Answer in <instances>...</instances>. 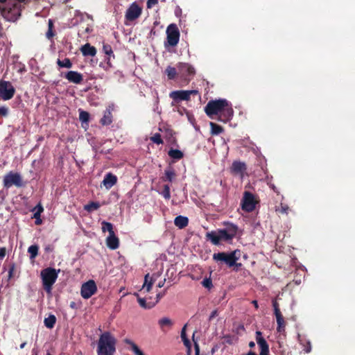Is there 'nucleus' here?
Wrapping results in <instances>:
<instances>
[{
	"label": "nucleus",
	"mask_w": 355,
	"mask_h": 355,
	"mask_svg": "<svg viewBox=\"0 0 355 355\" xmlns=\"http://www.w3.org/2000/svg\"><path fill=\"white\" fill-rule=\"evenodd\" d=\"M39 247L37 245H32L28 248V252L30 254L31 259H35L38 255Z\"/></svg>",
	"instance_id": "nucleus-37"
},
{
	"label": "nucleus",
	"mask_w": 355,
	"mask_h": 355,
	"mask_svg": "<svg viewBox=\"0 0 355 355\" xmlns=\"http://www.w3.org/2000/svg\"><path fill=\"white\" fill-rule=\"evenodd\" d=\"M103 51L105 54L108 55L110 58V56H112L114 58V55L113 53L112 48V46L108 44H104L103 46Z\"/></svg>",
	"instance_id": "nucleus-39"
},
{
	"label": "nucleus",
	"mask_w": 355,
	"mask_h": 355,
	"mask_svg": "<svg viewBox=\"0 0 355 355\" xmlns=\"http://www.w3.org/2000/svg\"><path fill=\"white\" fill-rule=\"evenodd\" d=\"M15 269V264L14 263H12V264H10L9 270H8V278L9 279L12 277Z\"/></svg>",
	"instance_id": "nucleus-47"
},
{
	"label": "nucleus",
	"mask_w": 355,
	"mask_h": 355,
	"mask_svg": "<svg viewBox=\"0 0 355 355\" xmlns=\"http://www.w3.org/2000/svg\"><path fill=\"white\" fill-rule=\"evenodd\" d=\"M186 329H187V324H185L181 331V338L182 340L185 339V338H187V334H186Z\"/></svg>",
	"instance_id": "nucleus-51"
},
{
	"label": "nucleus",
	"mask_w": 355,
	"mask_h": 355,
	"mask_svg": "<svg viewBox=\"0 0 355 355\" xmlns=\"http://www.w3.org/2000/svg\"><path fill=\"white\" fill-rule=\"evenodd\" d=\"M17 3L13 4L8 3L6 6L1 7V14L3 17L9 21H15L21 16L22 6L20 3H23L26 4L29 0H17Z\"/></svg>",
	"instance_id": "nucleus-4"
},
{
	"label": "nucleus",
	"mask_w": 355,
	"mask_h": 355,
	"mask_svg": "<svg viewBox=\"0 0 355 355\" xmlns=\"http://www.w3.org/2000/svg\"><path fill=\"white\" fill-rule=\"evenodd\" d=\"M255 346V343L253 341L249 343V347L252 348Z\"/></svg>",
	"instance_id": "nucleus-61"
},
{
	"label": "nucleus",
	"mask_w": 355,
	"mask_h": 355,
	"mask_svg": "<svg viewBox=\"0 0 355 355\" xmlns=\"http://www.w3.org/2000/svg\"><path fill=\"white\" fill-rule=\"evenodd\" d=\"M117 340L110 331L102 333L97 342V355H114Z\"/></svg>",
	"instance_id": "nucleus-3"
},
{
	"label": "nucleus",
	"mask_w": 355,
	"mask_h": 355,
	"mask_svg": "<svg viewBox=\"0 0 355 355\" xmlns=\"http://www.w3.org/2000/svg\"><path fill=\"white\" fill-rule=\"evenodd\" d=\"M26 345V342H24L20 345V349H24Z\"/></svg>",
	"instance_id": "nucleus-62"
},
{
	"label": "nucleus",
	"mask_w": 355,
	"mask_h": 355,
	"mask_svg": "<svg viewBox=\"0 0 355 355\" xmlns=\"http://www.w3.org/2000/svg\"><path fill=\"white\" fill-rule=\"evenodd\" d=\"M158 324L161 329H163L164 327H171L173 322L170 318L165 317L158 320Z\"/></svg>",
	"instance_id": "nucleus-31"
},
{
	"label": "nucleus",
	"mask_w": 355,
	"mask_h": 355,
	"mask_svg": "<svg viewBox=\"0 0 355 355\" xmlns=\"http://www.w3.org/2000/svg\"><path fill=\"white\" fill-rule=\"evenodd\" d=\"M158 3L157 0H148L147 1V8H151L153 6Z\"/></svg>",
	"instance_id": "nucleus-48"
},
{
	"label": "nucleus",
	"mask_w": 355,
	"mask_h": 355,
	"mask_svg": "<svg viewBox=\"0 0 355 355\" xmlns=\"http://www.w3.org/2000/svg\"><path fill=\"white\" fill-rule=\"evenodd\" d=\"M101 207L98 202L91 201L84 206V209L87 212H92L97 210Z\"/></svg>",
	"instance_id": "nucleus-27"
},
{
	"label": "nucleus",
	"mask_w": 355,
	"mask_h": 355,
	"mask_svg": "<svg viewBox=\"0 0 355 355\" xmlns=\"http://www.w3.org/2000/svg\"><path fill=\"white\" fill-rule=\"evenodd\" d=\"M272 306L274 308L275 315L282 314L281 311L279 309V304L277 302V300H272Z\"/></svg>",
	"instance_id": "nucleus-44"
},
{
	"label": "nucleus",
	"mask_w": 355,
	"mask_h": 355,
	"mask_svg": "<svg viewBox=\"0 0 355 355\" xmlns=\"http://www.w3.org/2000/svg\"><path fill=\"white\" fill-rule=\"evenodd\" d=\"M106 245L111 250H116L119 247V239L115 233L108 235L106 239Z\"/></svg>",
	"instance_id": "nucleus-18"
},
{
	"label": "nucleus",
	"mask_w": 355,
	"mask_h": 355,
	"mask_svg": "<svg viewBox=\"0 0 355 355\" xmlns=\"http://www.w3.org/2000/svg\"><path fill=\"white\" fill-rule=\"evenodd\" d=\"M8 115V108L6 106L0 107V116H7Z\"/></svg>",
	"instance_id": "nucleus-45"
},
{
	"label": "nucleus",
	"mask_w": 355,
	"mask_h": 355,
	"mask_svg": "<svg viewBox=\"0 0 355 355\" xmlns=\"http://www.w3.org/2000/svg\"><path fill=\"white\" fill-rule=\"evenodd\" d=\"M79 119L83 123L88 122L89 120V114L86 111L81 110L79 114Z\"/></svg>",
	"instance_id": "nucleus-40"
},
{
	"label": "nucleus",
	"mask_w": 355,
	"mask_h": 355,
	"mask_svg": "<svg viewBox=\"0 0 355 355\" xmlns=\"http://www.w3.org/2000/svg\"><path fill=\"white\" fill-rule=\"evenodd\" d=\"M53 21L50 19L48 21V31L46 33V37L49 40L55 36V31H53Z\"/></svg>",
	"instance_id": "nucleus-32"
},
{
	"label": "nucleus",
	"mask_w": 355,
	"mask_h": 355,
	"mask_svg": "<svg viewBox=\"0 0 355 355\" xmlns=\"http://www.w3.org/2000/svg\"><path fill=\"white\" fill-rule=\"evenodd\" d=\"M176 177V173L174 168L171 166H168L164 170V175L161 178L163 182H173Z\"/></svg>",
	"instance_id": "nucleus-21"
},
{
	"label": "nucleus",
	"mask_w": 355,
	"mask_h": 355,
	"mask_svg": "<svg viewBox=\"0 0 355 355\" xmlns=\"http://www.w3.org/2000/svg\"><path fill=\"white\" fill-rule=\"evenodd\" d=\"M40 216H41V214H40V213L35 211V212L34 213L33 218H35V219H36V218H40Z\"/></svg>",
	"instance_id": "nucleus-58"
},
{
	"label": "nucleus",
	"mask_w": 355,
	"mask_h": 355,
	"mask_svg": "<svg viewBox=\"0 0 355 355\" xmlns=\"http://www.w3.org/2000/svg\"><path fill=\"white\" fill-rule=\"evenodd\" d=\"M174 224L180 229L186 227L189 224V219L186 216H178L175 218Z\"/></svg>",
	"instance_id": "nucleus-22"
},
{
	"label": "nucleus",
	"mask_w": 355,
	"mask_h": 355,
	"mask_svg": "<svg viewBox=\"0 0 355 355\" xmlns=\"http://www.w3.org/2000/svg\"><path fill=\"white\" fill-rule=\"evenodd\" d=\"M97 291V286L92 279L84 283L80 289V295L84 299H89Z\"/></svg>",
	"instance_id": "nucleus-13"
},
{
	"label": "nucleus",
	"mask_w": 355,
	"mask_h": 355,
	"mask_svg": "<svg viewBox=\"0 0 355 355\" xmlns=\"http://www.w3.org/2000/svg\"><path fill=\"white\" fill-rule=\"evenodd\" d=\"M198 92L192 90H175L169 94V97L175 102L179 103L182 101H189L191 95L197 94Z\"/></svg>",
	"instance_id": "nucleus-11"
},
{
	"label": "nucleus",
	"mask_w": 355,
	"mask_h": 355,
	"mask_svg": "<svg viewBox=\"0 0 355 355\" xmlns=\"http://www.w3.org/2000/svg\"><path fill=\"white\" fill-rule=\"evenodd\" d=\"M256 341L260 348L259 355H269V345L259 331H256Z\"/></svg>",
	"instance_id": "nucleus-14"
},
{
	"label": "nucleus",
	"mask_w": 355,
	"mask_h": 355,
	"mask_svg": "<svg viewBox=\"0 0 355 355\" xmlns=\"http://www.w3.org/2000/svg\"><path fill=\"white\" fill-rule=\"evenodd\" d=\"M160 194L166 199L169 200L171 198V191L170 187L168 184H164L163 187V190L160 193Z\"/></svg>",
	"instance_id": "nucleus-38"
},
{
	"label": "nucleus",
	"mask_w": 355,
	"mask_h": 355,
	"mask_svg": "<svg viewBox=\"0 0 355 355\" xmlns=\"http://www.w3.org/2000/svg\"><path fill=\"white\" fill-rule=\"evenodd\" d=\"M34 210H36L37 212L42 213L44 211V208L41 204H38L35 208Z\"/></svg>",
	"instance_id": "nucleus-52"
},
{
	"label": "nucleus",
	"mask_w": 355,
	"mask_h": 355,
	"mask_svg": "<svg viewBox=\"0 0 355 355\" xmlns=\"http://www.w3.org/2000/svg\"><path fill=\"white\" fill-rule=\"evenodd\" d=\"M142 13V8L136 2L130 4L127 9L125 15V19L128 21H133L138 19Z\"/></svg>",
	"instance_id": "nucleus-12"
},
{
	"label": "nucleus",
	"mask_w": 355,
	"mask_h": 355,
	"mask_svg": "<svg viewBox=\"0 0 355 355\" xmlns=\"http://www.w3.org/2000/svg\"><path fill=\"white\" fill-rule=\"evenodd\" d=\"M100 122L103 125H108L112 123V114L110 110H107L105 112L103 118L101 119Z\"/></svg>",
	"instance_id": "nucleus-25"
},
{
	"label": "nucleus",
	"mask_w": 355,
	"mask_h": 355,
	"mask_svg": "<svg viewBox=\"0 0 355 355\" xmlns=\"http://www.w3.org/2000/svg\"><path fill=\"white\" fill-rule=\"evenodd\" d=\"M225 227L206 233L205 237L213 245H218L222 241L231 243L238 232V226L232 223H225Z\"/></svg>",
	"instance_id": "nucleus-2"
},
{
	"label": "nucleus",
	"mask_w": 355,
	"mask_h": 355,
	"mask_svg": "<svg viewBox=\"0 0 355 355\" xmlns=\"http://www.w3.org/2000/svg\"><path fill=\"white\" fill-rule=\"evenodd\" d=\"M52 250H53V248H52L50 245L46 246V247L45 248V251H46V252L52 251Z\"/></svg>",
	"instance_id": "nucleus-60"
},
{
	"label": "nucleus",
	"mask_w": 355,
	"mask_h": 355,
	"mask_svg": "<svg viewBox=\"0 0 355 355\" xmlns=\"http://www.w3.org/2000/svg\"><path fill=\"white\" fill-rule=\"evenodd\" d=\"M165 73L168 80H174L177 75V70L175 67L168 66L165 70Z\"/></svg>",
	"instance_id": "nucleus-33"
},
{
	"label": "nucleus",
	"mask_w": 355,
	"mask_h": 355,
	"mask_svg": "<svg viewBox=\"0 0 355 355\" xmlns=\"http://www.w3.org/2000/svg\"><path fill=\"white\" fill-rule=\"evenodd\" d=\"M234 266H235L236 268V270L237 271L238 269L242 266V263H237V261H236V263L234 264Z\"/></svg>",
	"instance_id": "nucleus-57"
},
{
	"label": "nucleus",
	"mask_w": 355,
	"mask_h": 355,
	"mask_svg": "<svg viewBox=\"0 0 355 355\" xmlns=\"http://www.w3.org/2000/svg\"><path fill=\"white\" fill-rule=\"evenodd\" d=\"M101 225H102V227H101L102 231L103 232H105L106 231H107L109 232V234L114 233V230H113V225L111 223L103 221L101 223Z\"/></svg>",
	"instance_id": "nucleus-36"
},
{
	"label": "nucleus",
	"mask_w": 355,
	"mask_h": 355,
	"mask_svg": "<svg viewBox=\"0 0 355 355\" xmlns=\"http://www.w3.org/2000/svg\"><path fill=\"white\" fill-rule=\"evenodd\" d=\"M240 250H236L230 253L225 252L214 253L213 259L216 262L225 263L228 267L231 268L234 266L236 261L239 259Z\"/></svg>",
	"instance_id": "nucleus-6"
},
{
	"label": "nucleus",
	"mask_w": 355,
	"mask_h": 355,
	"mask_svg": "<svg viewBox=\"0 0 355 355\" xmlns=\"http://www.w3.org/2000/svg\"><path fill=\"white\" fill-rule=\"evenodd\" d=\"M246 164L244 162L240 161H234L230 168L231 173L235 175L243 176L245 171H246Z\"/></svg>",
	"instance_id": "nucleus-15"
},
{
	"label": "nucleus",
	"mask_w": 355,
	"mask_h": 355,
	"mask_svg": "<svg viewBox=\"0 0 355 355\" xmlns=\"http://www.w3.org/2000/svg\"><path fill=\"white\" fill-rule=\"evenodd\" d=\"M168 155L171 158H173L176 160L181 159L184 157V153L181 150L173 148H171L168 150Z\"/></svg>",
	"instance_id": "nucleus-26"
},
{
	"label": "nucleus",
	"mask_w": 355,
	"mask_h": 355,
	"mask_svg": "<svg viewBox=\"0 0 355 355\" xmlns=\"http://www.w3.org/2000/svg\"><path fill=\"white\" fill-rule=\"evenodd\" d=\"M277 327V331L279 333H282L285 331V327H286V322L284 320V318L282 315V314H279L277 315H275Z\"/></svg>",
	"instance_id": "nucleus-24"
},
{
	"label": "nucleus",
	"mask_w": 355,
	"mask_h": 355,
	"mask_svg": "<svg viewBox=\"0 0 355 355\" xmlns=\"http://www.w3.org/2000/svg\"><path fill=\"white\" fill-rule=\"evenodd\" d=\"M106 60V64H103V63H100V67H103L104 69V70L105 71H109L112 67V64L111 63V61H110V58L108 57L105 59Z\"/></svg>",
	"instance_id": "nucleus-42"
},
{
	"label": "nucleus",
	"mask_w": 355,
	"mask_h": 355,
	"mask_svg": "<svg viewBox=\"0 0 355 355\" xmlns=\"http://www.w3.org/2000/svg\"><path fill=\"white\" fill-rule=\"evenodd\" d=\"M64 77L69 82L74 84H80L83 80V76L80 73L75 71H68Z\"/></svg>",
	"instance_id": "nucleus-17"
},
{
	"label": "nucleus",
	"mask_w": 355,
	"mask_h": 355,
	"mask_svg": "<svg viewBox=\"0 0 355 355\" xmlns=\"http://www.w3.org/2000/svg\"><path fill=\"white\" fill-rule=\"evenodd\" d=\"M255 196L250 191H245L241 200V208L247 212H252L255 209L256 205L258 203Z\"/></svg>",
	"instance_id": "nucleus-8"
},
{
	"label": "nucleus",
	"mask_w": 355,
	"mask_h": 355,
	"mask_svg": "<svg viewBox=\"0 0 355 355\" xmlns=\"http://www.w3.org/2000/svg\"><path fill=\"white\" fill-rule=\"evenodd\" d=\"M217 315H218V311H217V310H214V311L211 313V314H210V315H209V320H211L212 319H214V318L216 316H217Z\"/></svg>",
	"instance_id": "nucleus-53"
},
{
	"label": "nucleus",
	"mask_w": 355,
	"mask_h": 355,
	"mask_svg": "<svg viewBox=\"0 0 355 355\" xmlns=\"http://www.w3.org/2000/svg\"><path fill=\"white\" fill-rule=\"evenodd\" d=\"M6 254V248L5 247L0 248V259L2 260Z\"/></svg>",
	"instance_id": "nucleus-50"
},
{
	"label": "nucleus",
	"mask_w": 355,
	"mask_h": 355,
	"mask_svg": "<svg viewBox=\"0 0 355 355\" xmlns=\"http://www.w3.org/2000/svg\"><path fill=\"white\" fill-rule=\"evenodd\" d=\"M166 42L168 46H176L180 40V31L175 24H171L166 28Z\"/></svg>",
	"instance_id": "nucleus-9"
},
{
	"label": "nucleus",
	"mask_w": 355,
	"mask_h": 355,
	"mask_svg": "<svg viewBox=\"0 0 355 355\" xmlns=\"http://www.w3.org/2000/svg\"><path fill=\"white\" fill-rule=\"evenodd\" d=\"M246 355H257V354L252 351H250Z\"/></svg>",
	"instance_id": "nucleus-63"
},
{
	"label": "nucleus",
	"mask_w": 355,
	"mask_h": 355,
	"mask_svg": "<svg viewBox=\"0 0 355 355\" xmlns=\"http://www.w3.org/2000/svg\"><path fill=\"white\" fill-rule=\"evenodd\" d=\"M179 72L183 76H193L196 73V70L193 66L188 63L180 62L178 65Z\"/></svg>",
	"instance_id": "nucleus-16"
},
{
	"label": "nucleus",
	"mask_w": 355,
	"mask_h": 355,
	"mask_svg": "<svg viewBox=\"0 0 355 355\" xmlns=\"http://www.w3.org/2000/svg\"><path fill=\"white\" fill-rule=\"evenodd\" d=\"M150 140L156 144H162L163 140L161 138L159 133H155L153 137H150Z\"/></svg>",
	"instance_id": "nucleus-41"
},
{
	"label": "nucleus",
	"mask_w": 355,
	"mask_h": 355,
	"mask_svg": "<svg viewBox=\"0 0 355 355\" xmlns=\"http://www.w3.org/2000/svg\"><path fill=\"white\" fill-rule=\"evenodd\" d=\"M137 296V302L141 307L145 309H150L154 307L156 305V302H153V301L146 302L145 298L140 297L138 294H136Z\"/></svg>",
	"instance_id": "nucleus-23"
},
{
	"label": "nucleus",
	"mask_w": 355,
	"mask_h": 355,
	"mask_svg": "<svg viewBox=\"0 0 355 355\" xmlns=\"http://www.w3.org/2000/svg\"><path fill=\"white\" fill-rule=\"evenodd\" d=\"M125 343L131 346L132 350L134 352L135 355H144L143 352L138 347V346L130 340H125Z\"/></svg>",
	"instance_id": "nucleus-34"
},
{
	"label": "nucleus",
	"mask_w": 355,
	"mask_h": 355,
	"mask_svg": "<svg viewBox=\"0 0 355 355\" xmlns=\"http://www.w3.org/2000/svg\"><path fill=\"white\" fill-rule=\"evenodd\" d=\"M60 271V269L57 270L51 267H48L41 271L43 288L47 293H51L53 285L56 282Z\"/></svg>",
	"instance_id": "nucleus-5"
},
{
	"label": "nucleus",
	"mask_w": 355,
	"mask_h": 355,
	"mask_svg": "<svg viewBox=\"0 0 355 355\" xmlns=\"http://www.w3.org/2000/svg\"><path fill=\"white\" fill-rule=\"evenodd\" d=\"M35 225H41V224H42V220L41 218H36V219H35Z\"/></svg>",
	"instance_id": "nucleus-56"
},
{
	"label": "nucleus",
	"mask_w": 355,
	"mask_h": 355,
	"mask_svg": "<svg viewBox=\"0 0 355 355\" xmlns=\"http://www.w3.org/2000/svg\"><path fill=\"white\" fill-rule=\"evenodd\" d=\"M210 126H211V133L213 135H218L221 134L224 130L222 126H220L214 122H210Z\"/></svg>",
	"instance_id": "nucleus-29"
},
{
	"label": "nucleus",
	"mask_w": 355,
	"mask_h": 355,
	"mask_svg": "<svg viewBox=\"0 0 355 355\" xmlns=\"http://www.w3.org/2000/svg\"><path fill=\"white\" fill-rule=\"evenodd\" d=\"M153 284V280L150 277L149 274H147L144 278V283L143 285V289L146 290V292H149Z\"/></svg>",
	"instance_id": "nucleus-30"
},
{
	"label": "nucleus",
	"mask_w": 355,
	"mask_h": 355,
	"mask_svg": "<svg viewBox=\"0 0 355 355\" xmlns=\"http://www.w3.org/2000/svg\"><path fill=\"white\" fill-rule=\"evenodd\" d=\"M182 341H183L184 346L188 349V352H189L191 351V342H190L189 339L188 338H185V339H183Z\"/></svg>",
	"instance_id": "nucleus-46"
},
{
	"label": "nucleus",
	"mask_w": 355,
	"mask_h": 355,
	"mask_svg": "<svg viewBox=\"0 0 355 355\" xmlns=\"http://www.w3.org/2000/svg\"><path fill=\"white\" fill-rule=\"evenodd\" d=\"M15 93V89L10 82L4 80H0V97L8 101L11 99Z\"/></svg>",
	"instance_id": "nucleus-10"
},
{
	"label": "nucleus",
	"mask_w": 355,
	"mask_h": 355,
	"mask_svg": "<svg viewBox=\"0 0 355 355\" xmlns=\"http://www.w3.org/2000/svg\"><path fill=\"white\" fill-rule=\"evenodd\" d=\"M91 31H92V29H91L90 28H89V27L86 28V29H85V32H87V33H89V32H91Z\"/></svg>",
	"instance_id": "nucleus-64"
},
{
	"label": "nucleus",
	"mask_w": 355,
	"mask_h": 355,
	"mask_svg": "<svg viewBox=\"0 0 355 355\" xmlns=\"http://www.w3.org/2000/svg\"><path fill=\"white\" fill-rule=\"evenodd\" d=\"M205 112L209 116L218 115V119L224 123L231 119L234 114L232 105L226 99L210 101L205 107Z\"/></svg>",
	"instance_id": "nucleus-1"
},
{
	"label": "nucleus",
	"mask_w": 355,
	"mask_h": 355,
	"mask_svg": "<svg viewBox=\"0 0 355 355\" xmlns=\"http://www.w3.org/2000/svg\"><path fill=\"white\" fill-rule=\"evenodd\" d=\"M56 322V318L54 315H50L48 318H46L44 320V323L46 327L52 329L54 327Z\"/></svg>",
	"instance_id": "nucleus-28"
},
{
	"label": "nucleus",
	"mask_w": 355,
	"mask_h": 355,
	"mask_svg": "<svg viewBox=\"0 0 355 355\" xmlns=\"http://www.w3.org/2000/svg\"><path fill=\"white\" fill-rule=\"evenodd\" d=\"M311 343L309 341L307 342V346L306 347V349H304L306 352L309 353L311 352Z\"/></svg>",
	"instance_id": "nucleus-54"
},
{
	"label": "nucleus",
	"mask_w": 355,
	"mask_h": 355,
	"mask_svg": "<svg viewBox=\"0 0 355 355\" xmlns=\"http://www.w3.org/2000/svg\"><path fill=\"white\" fill-rule=\"evenodd\" d=\"M252 303L254 304V307H255L256 309H258V308H259L258 302H257V300H253V301L252 302Z\"/></svg>",
	"instance_id": "nucleus-59"
},
{
	"label": "nucleus",
	"mask_w": 355,
	"mask_h": 355,
	"mask_svg": "<svg viewBox=\"0 0 355 355\" xmlns=\"http://www.w3.org/2000/svg\"><path fill=\"white\" fill-rule=\"evenodd\" d=\"M117 182V178L116 175L111 173L105 175L103 184L107 189H111Z\"/></svg>",
	"instance_id": "nucleus-19"
},
{
	"label": "nucleus",
	"mask_w": 355,
	"mask_h": 355,
	"mask_svg": "<svg viewBox=\"0 0 355 355\" xmlns=\"http://www.w3.org/2000/svg\"><path fill=\"white\" fill-rule=\"evenodd\" d=\"M202 285L205 288L210 289L213 286L212 281L210 278H205L202 280Z\"/></svg>",
	"instance_id": "nucleus-43"
},
{
	"label": "nucleus",
	"mask_w": 355,
	"mask_h": 355,
	"mask_svg": "<svg viewBox=\"0 0 355 355\" xmlns=\"http://www.w3.org/2000/svg\"><path fill=\"white\" fill-rule=\"evenodd\" d=\"M165 281H166V279H164V280H162V281H160V282L158 283V284H157V287H158V288H162V287H163V286H164V285Z\"/></svg>",
	"instance_id": "nucleus-55"
},
{
	"label": "nucleus",
	"mask_w": 355,
	"mask_h": 355,
	"mask_svg": "<svg viewBox=\"0 0 355 355\" xmlns=\"http://www.w3.org/2000/svg\"><path fill=\"white\" fill-rule=\"evenodd\" d=\"M166 294V291H164L163 292L158 293L156 295V300L153 302H156V304L159 301L161 298H162Z\"/></svg>",
	"instance_id": "nucleus-49"
},
{
	"label": "nucleus",
	"mask_w": 355,
	"mask_h": 355,
	"mask_svg": "<svg viewBox=\"0 0 355 355\" xmlns=\"http://www.w3.org/2000/svg\"><path fill=\"white\" fill-rule=\"evenodd\" d=\"M57 64L60 67H64L67 69H70L72 67V62H71L69 58H64L63 60H60L58 59Z\"/></svg>",
	"instance_id": "nucleus-35"
},
{
	"label": "nucleus",
	"mask_w": 355,
	"mask_h": 355,
	"mask_svg": "<svg viewBox=\"0 0 355 355\" xmlns=\"http://www.w3.org/2000/svg\"><path fill=\"white\" fill-rule=\"evenodd\" d=\"M80 51L84 56L91 57L95 56L97 52L96 49L94 46L90 45V44L89 43H87L82 46V47L80 48Z\"/></svg>",
	"instance_id": "nucleus-20"
},
{
	"label": "nucleus",
	"mask_w": 355,
	"mask_h": 355,
	"mask_svg": "<svg viewBox=\"0 0 355 355\" xmlns=\"http://www.w3.org/2000/svg\"><path fill=\"white\" fill-rule=\"evenodd\" d=\"M3 185L4 188L9 189L12 186L20 188L24 187L25 184L19 173L10 171L4 175Z\"/></svg>",
	"instance_id": "nucleus-7"
}]
</instances>
